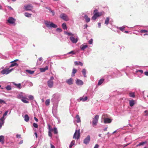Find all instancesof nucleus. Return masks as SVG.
<instances>
[{
	"label": "nucleus",
	"mask_w": 148,
	"mask_h": 148,
	"mask_svg": "<svg viewBox=\"0 0 148 148\" xmlns=\"http://www.w3.org/2000/svg\"><path fill=\"white\" fill-rule=\"evenodd\" d=\"M62 27L64 30L66 29H67L66 24L65 23H64L62 24Z\"/></svg>",
	"instance_id": "34"
},
{
	"label": "nucleus",
	"mask_w": 148,
	"mask_h": 148,
	"mask_svg": "<svg viewBox=\"0 0 148 148\" xmlns=\"http://www.w3.org/2000/svg\"><path fill=\"white\" fill-rule=\"evenodd\" d=\"M146 143H147L146 142H143L140 143H139L137 145H136V146L138 147V146L143 145L145 144H146Z\"/></svg>",
	"instance_id": "33"
},
{
	"label": "nucleus",
	"mask_w": 148,
	"mask_h": 148,
	"mask_svg": "<svg viewBox=\"0 0 148 148\" xmlns=\"http://www.w3.org/2000/svg\"><path fill=\"white\" fill-rule=\"evenodd\" d=\"M51 148H55V146L52 145V144H51Z\"/></svg>",
	"instance_id": "59"
},
{
	"label": "nucleus",
	"mask_w": 148,
	"mask_h": 148,
	"mask_svg": "<svg viewBox=\"0 0 148 148\" xmlns=\"http://www.w3.org/2000/svg\"><path fill=\"white\" fill-rule=\"evenodd\" d=\"M77 70L75 68H73V69L72 72V76H74L75 74L77 72Z\"/></svg>",
	"instance_id": "27"
},
{
	"label": "nucleus",
	"mask_w": 148,
	"mask_h": 148,
	"mask_svg": "<svg viewBox=\"0 0 148 148\" xmlns=\"http://www.w3.org/2000/svg\"><path fill=\"white\" fill-rule=\"evenodd\" d=\"M76 119H77V123L80 122V121H81L80 119V118L79 117V115H77L76 116Z\"/></svg>",
	"instance_id": "28"
},
{
	"label": "nucleus",
	"mask_w": 148,
	"mask_h": 148,
	"mask_svg": "<svg viewBox=\"0 0 148 148\" xmlns=\"http://www.w3.org/2000/svg\"><path fill=\"white\" fill-rule=\"evenodd\" d=\"M12 64L11 65L9 66V68H11L15 66H18V64L16 62H12L11 63Z\"/></svg>",
	"instance_id": "23"
},
{
	"label": "nucleus",
	"mask_w": 148,
	"mask_h": 148,
	"mask_svg": "<svg viewBox=\"0 0 148 148\" xmlns=\"http://www.w3.org/2000/svg\"><path fill=\"white\" fill-rule=\"evenodd\" d=\"M2 103H6L3 100L0 99V103L2 104Z\"/></svg>",
	"instance_id": "48"
},
{
	"label": "nucleus",
	"mask_w": 148,
	"mask_h": 148,
	"mask_svg": "<svg viewBox=\"0 0 148 148\" xmlns=\"http://www.w3.org/2000/svg\"><path fill=\"white\" fill-rule=\"evenodd\" d=\"M74 64L75 65H79L82 66H83V63L81 62H78L77 61H75V62Z\"/></svg>",
	"instance_id": "20"
},
{
	"label": "nucleus",
	"mask_w": 148,
	"mask_h": 148,
	"mask_svg": "<svg viewBox=\"0 0 148 148\" xmlns=\"http://www.w3.org/2000/svg\"><path fill=\"white\" fill-rule=\"evenodd\" d=\"M8 111H7L5 112L4 113L3 115V116L2 117H3L4 118V116L7 115L8 113Z\"/></svg>",
	"instance_id": "47"
},
{
	"label": "nucleus",
	"mask_w": 148,
	"mask_h": 148,
	"mask_svg": "<svg viewBox=\"0 0 148 148\" xmlns=\"http://www.w3.org/2000/svg\"><path fill=\"white\" fill-rule=\"evenodd\" d=\"M48 69V67L47 66L45 68H41L40 69V70L41 72H44Z\"/></svg>",
	"instance_id": "16"
},
{
	"label": "nucleus",
	"mask_w": 148,
	"mask_h": 148,
	"mask_svg": "<svg viewBox=\"0 0 148 148\" xmlns=\"http://www.w3.org/2000/svg\"><path fill=\"white\" fill-rule=\"evenodd\" d=\"M90 137L89 135H88L87 137L84 140V143L85 144H88L90 140Z\"/></svg>",
	"instance_id": "9"
},
{
	"label": "nucleus",
	"mask_w": 148,
	"mask_h": 148,
	"mask_svg": "<svg viewBox=\"0 0 148 148\" xmlns=\"http://www.w3.org/2000/svg\"><path fill=\"white\" fill-rule=\"evenodd\" d=\"M97 11L98 10L96 9L94 10L93 13L95 14H96V16L98 17L101 16L102 15V13L101 12H98Z\"/></svg>",
	"instance_id": "11"
},
{
	"label": "nucleus",
	"mask_w": 148,
	"mask_h": 148,
	"mask_svg": "<svg viewBox=\"0 0 148 148\" xmlns=\"http://www.w3.org/2000/svg\"><path fill=\"white\" fill-rule=\"evenodd\" d=\"M99 147V145L98 144H96L95 145L94 148H98Z\"/></svg>",
	"instance_id": "55"
},
{
	"label": "nucleus",
	"mask_w": 148,
	"mask_h": 148,
	"mask_svg": "<svg viewBox=\"0 0 148 148\" xmlns=\"http://www.w3.org/2000/svg\"><path fill=\"white\" fill-rule=\"evenodd\" d=\"M5 88L8 90H10L12 89L11 86H9V85H8V86H7L5 87Z\"/></svg>",
	"instance_id": "42"
},
{
	"label": "nucleus",
	"mask_w": 148,
	"mask_h": 148,
	"mask_svg": "<svg viewBox=\"0 0 148 148\" xmlns=\"http://www.w3.org/2000/svg\"><path fill=\"white\" fill-rule=\"evenodd\" d=\"M130 97H135L134 93L130 92L129 93Z\"/></svg>",
	"instance_id": "39"
},
{
	"label": "nucleus",
	"mask_w": 148,
	"mask_h": 148,
	"mask_svg": "<svg viewBox=\"0 0 148 148\" xmlns=\"http://www.w3.org/2000/svg\"><path fill=\"white\" fill-rule=\"evenodd\" d=\"M144 74L145 75L148 76V71H146L144 72Z\"/></svg>",
	"instance_id": "56"
},
{
	"label": "nucleus",
	"mask_w": 148,
	"mask_h": 148,
	"mask_svg": "<svg viewBox=\"0 0 148 148\" xmlns=\"http://www.w3.org/2000/svg\"><path fill=\"white\" fill-rule=\"evenodd\" d=\"M93 42V40L92 39H91L90 40L88 41V43L90 44H92Z\"/></svg>",
	"instance_id": "49"
},
{
	"label": "nucleus",
	"mask_w": 148,
	"mask_h": 148,
	"mask_svg": "<svg viewBox=\"0 0 148 148\" xmlns=\"http://www.w3.org/2000/svg\"><path fill=\"white\" fill-rule=\"evenodd\" d=\"M112 120L108 118H105L104 119V123H110L111 122Z\"/></svg>",
	"instance_id": "14"
},
{
	"label": "nucleus",
	"mask_w": 148,
	"mask_h": 148,
	"mask_svg": "<svg viewBox=\"0 0 148 148\" xmlns=\"http://www.w3.org/2000/svg\"><path fill=\"white\" fill-rule=\"evenodd\" d=\"M75 52H74V51H72L69 53H67V54H75Z\"/></svg>",
	"instance_id": "50"
},
{
	"label": "nucleus",
	"mask_w": 148,
	"mask_h": 148,
	"mask_svg": "<svg viewBox=\"0 0 148 148\" xmlns=\"http://www.w3.org/2000/svg\"><path fill=\"white\" fill-rule=\"evenodd\" d=\"M66 82L68 84L71 85L73 84V80L72 78H71L69 79H66Z\"/></svg>",
	"instance_id": "12"
},
{
	"label": "nucleus",
	"mask_w": 148,
	"mask_h": 148,
	"mask_svg": "<svg viewBox=\"0 0 148 148\" xmlns=\"http://www.w3.org/2000/svg\"><path fill=\"white\" fill-rule=\"evenodd\" d=\"M88 99V97H85L84 98H83V97H81L79 98V100L80 101H86Z\"/></svg>",
	"instance_id": "24"
},
{
	"label": "nucleus",
	"mask_w": 148,
	"mask_h": 148,
	"mask_svg": "<svg viewBox=\"0 0 148 148\" xmlns=\"http://www.w3.org/2000/svg\"><path fill=\"white\" fill-rule=\"evenodd\" d=\"M104 81V79H101L99 81V82H98V85H101L103 83V82Z\"/></svg>",
	"instance_id": "25"
},
{
	"label": "nucleus",
	"mask_w": 148,
	"mask_h": 148,
	"mask_svg": "<svg viewBox=\"0 0 148 148\" xmlns=\"http://www.w3.org/2000/svg\"><path fill=\"white\" fill-rule=\"evenodd\" d=\"M23 143V141L22 140L21 141L18 143L19 144H22Z\"/></svg>",
	"instance_id": "60"
},
{
	"label": "nucleus",
	"mask_w": 148,
	"mask_h": 148,
	"mask_svg": "<svg viewBox=\"0 0 148 148\" xmlns=\"http://www.w3.org/2000/svg\"><path fill=\"white\" fill-rule=\"evenodd\" d=\"M4 137L3 136H0V142H1L2 144L4 143Z\"/></svg>",
	"instance_id": "18"
},
{
	"label": "nucleus",
	"mask_w": 148,
	"mask_h": 148,
	"mask_svg": "<svg viewBox=\"0 0 148 148\" xmlns=\"http://www.w3.org/2000/svg\"><path fill=\"white\" fill-rule=\"evenodd\" d=\"M76 83L78 85H82L84 83L81 80L77 79L76 81Z\"/></svg>",
	"instance_id": "13"
},
{
	"label": "nucleus",
	"mask_w": 148,
	"mask_h": 148,
	"mask_svg": "<svg viewBox=\"0 0 148 148\" xmlns=\"http://www.w3.org/2000/svg\"><path fill=\"white\" fill-rule=\"evenodd\" d=\"M14 85L15 86H16L17 87L19 88V89L21 88V84H16L15 83H14V82L13 83Z\"/></svg>",
	"instance_id": "31"
},
{
	"label": "nucleus",
	"mask_w": 148,
	"mask_h": 148,
	"mask_svg": "<svg viewBox=\"0 0 148 148\" xmlns=\"http://www.w3.org/2000/svg\"><path fill=\"white\" fill-rule=\"evenodd\" d=\"M42 57L40 58L38 60V61L37 62V64L38 65H39L41 64L42 62Z\"/></svg>",
	"instance_id": "15"
},
{
	"label": "nucleus",
	"mask_w": 148,
	"mask_h": 148,
	"mask_svg": "<svg viewBox=\"0 0 148 148\" xmlns=\"http://www.w3.org/2000/svg\"><path fill=\"white\" fill-rule=\"evenodd\" d=\"M29 98L30 99L32 100H33L34 99V97L32 95H29Z\"/></svg>",
	"instance_id": "51"
},
{
	"label": "nucleus",
	"mask_w": 148,
	"mask_h": 148,
	"mask_svg": "<svg viewBox=\"0 0 148 148\" xmlns=\"http://www.w3.org/2000/svg\"><path fill=\"white\" fill-rule=\"evenodd\" d=\"M99 118V116L97 115H96L95 116L94 118L93 119V120L92 121V124L93 126L97 125V123L98 122Z\"/></svg>",
	"instance_id": "5"
},
{
	"label": "nucleus",
	"mask_w": 148,
	"mask_h": 148,
	"mask_svg": "<svg viewBox=\"0 0 148 148\" xmlns=\"http://www.w3.org/2000/svg\"><path fill=\"white\" fill-rule=\"evenodd\" d=\"M67 34L69 35L73 36L74 35L71 33H67Z\"/></svg>",
	"instance_id": "54"
},
{
	"label": "nucleus",
	"mask_w": 148,
	"mask_h": 148,
	"mask_svg": "<svg viewBox=\"0 0 148 148\" xmlns=\"http://www.w3.org/2000/svg\"><path fill=\"white\" fill-rule=\"evenodd\" d=\"M80 136V130H76L73 135V138L75 139H78L79 138Z\"/></svg>",
	"instance_id": "4"
},
{
	"label": "nucleus",
	"mask_w": 148,
	"mask_h": 148,
	"mask_svg": "<svg viewBox=\"0 0 148 148\" xmlns=\"http://www.w3.org/2000/svg\"><path fill=\"white\" fill-rule=\"evenodd\" d=\"M98 17L96 16V14H94V15L92 17V19L94 20H95Z\"/></svg>",
	"instance_id": "40"
},
{
	"label": "nucleus",
	"mask_w": 148,
	"mask_h": 148,
	"mask_svg": "<svg viewBox=\"0 0 148 148\" xmlns=\"http://www.w3.org/2000/svg\"><path fill=\"white\" fill-rule=\"evenodd\" d=\"M13 70V69H10L9 68L5 69L1 71V73L3 75H7L10 73Z\"/></svg>",
	"instance_id": "2"
},
{
	"label": "nucleus",
	"mask_w": 148,
	"mask_h": 148,
	"mask_svg": "<svg viewBox=\"0 0 148 148\" xmlns=\"http://www.w3.org/2000/svg\"><path fill=\"white\" fill-rule=\"evenodd\" d=\"M34 134L36 136V138H37V137H38L37 133L36 132H35L34 133Z\"/></svg>",
	"instance_id": "62"
},
{
	"label": "nucleus",
	"mask_w": 148,
	"mask_h": 148,
	"mask_svg": "<svg viewBox=\"0 0 148 148\" xmlns=\"http://www.w3.org/2000/svg\"><path fill=\"white\" fill-rule=\"evenodd\" d=\"M130 106L131 107L133 106L134 105V100H131L129 102Z\"/></svg>",
	"instance_id": "30"
},
{
	"label": "nucleus",
	"mask_w": 148,
	"mask_h": 148,
	"mask_svg": "<svg viewBox=\"0 0 148 148\" xmlns=\"http://www.w3.org/2000/svg\"><path fill=\"white\" fill-rule=\"evenodd\" d=\"M48 135L49 136L51 137L52 136L51 132L48 131Z\"/></svg>",
	"instance_id": "52"
},
{
	"label": "nucleus",
	"mask_w": 148,
	"mask_h": 148,
	"mask_svg": "<svg viewBox=\"0 0 148 148\" xmlns=\"http://www.w3.org/2000/svg\"><path fill=\"white\" fill-rule=\"evenodd\" d=\"M88 47V45H82L81 46V48L82 50H84L86 48Z\"/></svg>",
	"instance_id": "21"
},
{
	"label": "nucleus",
	"mask_w": 148,
	"mask_h": 148,
	"mask_svg": "<svg viewBox=\"0 0 148 148\" xmlns=\"http://www.w3.org/2000/svg\"><path fill=\"white\" fill-rule=\"evenodd\" d=\"M84 18L86 22H88L90 21V18H89L87 15H85L84 16Z\"/></svg>",
	"instance_id": "19"
},
{
	"label": "nucleus",
	"mask_w": 148,
	"mask_h": 148,
	"mask_svg": "<svg viewBox=\"0 0 148 148\" xmlns=\"http://www.w3.org/2000/svg\"><path fill=\"white\" fill-rule=\"evenodd\" d=\"M54 133L55 134H57L58 133V132L57 131V128L56 127H54L53 128V131Z\"/></svg>",
	"instance_id": "41"
},
{
	"label": "nucleus",
	"mask_w": 148,
	"mask_h": 148,
	"mask_svg": "<svg viewBox=\"0 0 148 148\" xmlns=\"http://www.w3.org/2000/svg\"><path fill=\"white\" fill-rule=\"evenodd\" d=\"M60 17L62 19L66 21H68L69 20L67 15L64 13L61 14L60 15Z\"/></svg>",
	"instance_id": "7"
},
{
	"label": "nucleus",
	"mask_w": 148,
	"mask_h": 148,
	"mask_svg": "<svg viewBox=\"0 0 148 148\" xmlns=\"http://www.w3.org/2000/svg\"><path fill=\"white\" fill-rule=\"evenodd\" d=\"M48 128L49 131L51 132L53 131V129L51 128V126L49 124L48 125Z\"/></svg>",
	"instance_id": "35"
},
{
	"label": "nucleus",
	"mask_w": 148,
	"mask_h": 148,
	"mask_svg": "<svg viewBox=\"0 0 148 148\" xmlns=\"http://www.w3.org/2000/svg\"><path fill=\"white\" fill-rule=\"evenodd\" d=\"M5 119L3 117H1L0 119V125H2L4 123Z\"/></svg>",
	"instance_id": "17"
},
{
	"label": "nucleus",
	"mask_w": 148,
	"mask_h": 148,
	"mask_svg": "<svg viewBox=\"0 0 148 148\" xmlns=\"http://www.w3.org/2000/svg\"><path fill=\"white\" fill-rule=\"evenodd\" d=\"M138 71L140 72L141 73H142L143 72V71L142 70H139Z\"/></svg>",
	"instance_id": "63"
},
{
	"label": "nucleus",
	"mask_w": 148,
	"mask_h": 148,
	"mask_svg": "<svg viewBox=\"0 0 148 148\" xmlns=\"http://www.w3.org/2000/svg\"><path fill=\"white\" fill-rule=\"evenodd\" d=\"M21 100L24 103H29V102L28 101H27L25 99H21Z\"/></svg>",
	"instance_id": "45"
},
{
	"label": "nucleus",
	"mask_w": 148,
	"mask_h": 148,
	"mask_svg": "<svg viewBox=\"0 0 148 148\" xmlns=\"http://www.w3.org/2000/svg\"><path fill=\"white\" fill-rule=\"evenodd\" d=\"M77 37H76V38H75L73 36H71L70 38V40L73 43H76L78 41V39L77 38Z\"/></svg>",
	"instance_id": "10"
},
{
	"label": "nucleus",
	"mask_w": 148,
	"mask_h": 148,
	"mask_svg": "<svg viewBox=\"0 0 148 148\" xmlns=\"http://www.w3.org/2000/svg\"><path fill=\"white\" fill-rule=\"evenodd\" d=\"M109 17H107L105 21V24L106 25H108L109 23Z\"/></svg>",
	"instance_id": "37"
},
{
	"label": "nucleus",
	"mask_w": 148,
	"mask_h": 148,
	"mask_svg": "<svg viewBox=\"0 0 148 148\" xmlns=\"http://www.w3.org/2000/svg\"><path fill=\"white\" fill-rule=\"evenodd\" d=\"M125 28V27L123 26L122 27H119V29L121 31L123 32V31L124 30Z\"/></svg>",
	"instance_id": "43"
},
{
	"label": "nucleus",
	"mask_w": 148,
	"mask_h": 148,
	"mask_svg": "<svg viewBox=\"0 0 148 148\" xmlns=\"http://www.w3.org/2000/svg\"><path fill=\"white\" fill-rule=\"evenodd\" d=\"M26 71L30 74H32L34 73V71H32L29 70H26Z\"/></svg>",
	"instance_id": "32"
},
{
	"label": "nucleus",
	"mask_w": 148,
	"mask_h": 148,
	"mask_svg": "<svg viewBox=\"0 0 148 148\" xmlns=\"http://www.w3.org/2000/svg\"><path fill=\"white\" fill-rule=\"evenodd\" d=\"M16 137L17 138H21V135L20 134H17L16 135Z\"/></svg>",
	"instance_id": "53"
},
{
	"label": "nucleus",
	"mask_w": 148,
	"mask_h": 148,
	"mask_svg": "<svg viewBox=\"0 0 148 148\" xmlns=\"http://www.w3.org/2000/svg\"><path fill=\"white\" fill-rule=\"evenodd\" d=\"M54 79V77L53 76H52L48 81L47 85L49 87L51 88L53 87V80Z\"/></svg>",
	"instance_id": "3"
},
{
	"label": "nucleus",
	"mask_w": 148,
	"mask_h": 148,
	"mask_svg": "<svg viewBox=\"0 0 148 148\" xmlns=\"http://www.w3.org/2000/svg\"><path fill=\"white\" fill-rule=\"evenodd\" d=\"M8 23L10 24H13L15 23V19H14L12 17H9L8 19L7 20Z\"/></svg>",
	"instance_id": "8"
},
{
	"label": "nucleus",
	"mask_w": 148,
	"mask_h": 148,
	"mask_svg": "<svg viewBox=\"0 0 148 148\" xmlns=\"http://www.w3.org/2000/svg\"><path fill=\"white\" fill-rule=\"evenodd\" d=\"M34 119L36 122L38 121V119L36 117H34Z\"/></svg>",
	"instance_id": "61"
},
{
	"label": "nucleus",
	"mask_w": 148,
	"mask_h": 148,
	"mask_svg": "<svg viewBox=\"0 0 148 148\" xmlns=\"http://www.w3.org/2000/svg\"><path fill=\"white\" fill-rule=\"evenodd\" d=\"M45 23L46 26L48 28L53 27L56 28L57 27V26L51 22L48 21H45Z\"/></svg>",
	"instance_id": "1"
},
{
	"label": "nucleus",
	"mask_w": 148,
	"mask_h": 148,
	"mask_svg": "<svg viewBox=\"0 0 148 148\" xmlns=\"http://www.w3.org/2000/svg\"><path fill=\"white\" fill-rule=\"evenodd\" d=\"M24 15L25 16L29 17H31L32 14L27 12H25V13Z\"/></svg>",
	"instance_id": "29"
},
{
	"label": "nucleus",
	"mask_w": 148,
	"mask_h": 148,
	"mask_svg": "<svg viewBox=\"0 0 148 148\" xmlns=\"http://www.w3.org/2000/svg\"><path fill=\"white\" fill-rule=\"evenodd\" d=\"M24 120L26 122H28L29 120V118L27 114H25V115Z\"/></svg>",
	"instance_id": "22"
},
{
	"label": "nucleus",
	"mask_w": 148,
	"mask_h": 148,
	"mask_svg": "<svg viewBox=\"0 0 148 148\" xmlns=\"http://www.w3.org/2000/svg\"><path fill=\"white\" fill-rule=\"evenodd\" d=\"M18 61V59H16V60H14V61H12L11 62V63H12V62H16V61Z\"/></svg>",
	"instance_id": "58"
},
{
	"label": "nucleus",
	"mask_w": 148,
	"mask_h": 148,
	"mask_svg": "<svg viewBox=\"0 0 148 148\" xmlns=\"http://www.w3.org/2000/svg\"><path fill=\"white\" fill-rule=\"evenodd\" d=\"M57 30L59 32H61L62 31L61 29L59 28H57Z\"/></svg>",
	"instance_id": "57"
},
{
	"label": "nucleus",
	"mask_w": 148,
	"mask_h": 148,
	"mask_svg": "<svg viewBox=\"0 0 148 148\" xmlns=\"http://www.w3.org/2000/svg\"><path fill=\"white\" fill-rule=\"evenodd\" d=\"M33 9V6L31 4H28L24 6V9L26 11L31 10Z\"/></svg>",
	"instance_id": "6"
},
{
	"label": "nucleus",
	"mask_w": 148,
	"mask_h": 148,
	"mask_svg": "<svg viewBox=\"0 0 148 148\" xmlns=\"http://www.w3.org/2000/svg\"><path fill=\"white\" fill-rule=\"evenodd\" d=\"M50 103V99H47L45 101V104L47 106H48Z\"/></svg>",
	"instance_id": "38"
},
{
	"label": "nucleus",
	"mask_w": 148,
	"mask_h": 148,
	"mask_svg": "<svg viewBox=\"0 0 148 148\" xmlns=\"http://www.w3.org/2000/svg\"><path fill=\"white\" fill-rule=\"evenodd\" d=\"M101 26V24L100 23H99L98 24V26L99 27H100Z\"/></svg>",
	"instance_id": "64"
},
{
	"label": "nucleus",
	"mask_w": 148,
	"mask_h": 148,
	"mask_svg": "<svg viewBox=\"0 0 148 148\" xmlns=\"http://www.w3.org/2000/svg\"><path fill=\"white\" fill-rule=\"evenodd\" d=\"M75 142V141L74 140H72L71 142V144H70V145H69V148H71L74 145Z\"/></svg>",
	"instance_id": "36"
},
{
	"label": "nucleus",
	"mask_w": 148,
	"mask_h": 148,
	"mask_svg": "<svg viewBox=\"0 0 148 148\" xmlns=\"http://www.w3.org/2000/svg\"><path fill=\"white\" fill-rule=\"evenodd\" d=\"M33 126L35 128H37L38 127V125L36 123H34L33 124Z\"/></svg>",
	"instance_id": "46"
},
{
	"label": "nucleus",
	"mask_w": 148,
	"mask_h": 148,
	"mask_svg": "<svg viewBox=\"0 0 148 148\" xmlns=\"http://www.w3.org/2000/svg\"><path fill=\"white\" fill-rule=\"evenodd\" d=\"M140 32H141L142 33H144L146 32H148V31L147 30H140Z\"/></svg>",
	"instance_id": "44"
},
{
	"label": "nucleus",
	"mask_w": 148,
	"mask_h": 148,
	"mask_svg": "<svg viewBox=\"0 0 148 148\" xmlns=\"http://www.w3.org/2000/svg\"><path fill=\"white\" fill-rule=\"evenodd\" d=\"M86 71L85 69H83L82 71V73L85 77H86Z\"/></svg>",
	"instance_id": "26"
}]
</instances>
